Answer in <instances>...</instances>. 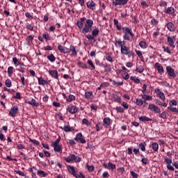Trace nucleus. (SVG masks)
<instances>
[{
  "label": "nucleus",
  "instance_id": "nucleus-48",
  "mask_svg": "<svg viewBox=\"0 0 178 178\" xmlns=\"http://www.w3.org/2000/svg\"><path fill=\"white\" fill-rule=\"evenodd\" d=\"M5 84L8 88L12 87V81H10V79H7L5 81Z\"/></svg>",
  "mask_w": 178,
  "mask_h": 178
},
{
  "label": "nucleus",
  "instance_id": "nucleus-4",
  "mask_svg": "<svg viewBox=\"0 0 178 178\" xmlns=\"http://www.w3.org/2000/svg\"><path fill=\"white\" fill-rule=\"evenodd\" d=\"M121 54L122 55H128V57L134 56V52L130 51V48L127 47L126 44L121 47Z\"/></svg>",
  "mask_w": 178,
  "mask_h": 178
},
{
  "label": "nucleus",
  "instance_id": "nucleus-53",
  "mask_svg": "<svg viewBox=\"0 0 178 178\" xmlns=\"http://www.w3.org/2000/svg\"><path fill=\"white\" fill-rule=\"evenodd\" d=\"M136 55H138L140 59H143L144 57L143 56V52H141V51L136 50Z\"/></svg>",
  "mask_w": 178,
  "mask_h": 178
},
{
  "label": "nucleus",
  "instance_id": "nucleus-15",
  "mask_svg": "<svg viewBox=\"0 0 178 178\" xmlns=\"http://www.w3.org/2000/svg\"><path fill=\"white\" fill-rule=\"evenodd\" d=\"M49 74L54 78V79H59V75L58 73V70H49Z\"/></svg>",
  "mask_w": 178,
  "mask_h": 178
},
{
  "label": "nucleus",
  "instance_id": "nucleus-33",
  "mask_svg": "<svg viewBox=\"0 0 178 178\" xmlns=\"http://www.w3.org/2000/svg\"><path fill=\"white\" fill-rule=\"evenodd\" d=\"M76 99V96L73 95H70L68 96V98H67L66 101L67 102H72V101H74Z\"/></svg>",
  "mask_w": 178,
  "mask_h": 178
},
{
  "label": "nucleus",
  "instance_id": "nucleus-36",
  "mask_svg": "<svg viewBox=\"0 0 178 178\" xmlns=\"http://www.w3.org/2000/svg\"><path fill=\"white\" fill-rule=\"evenodd\" d=\"M87 63L90 67L91 70H94L95 69V65H94V63H92V60H88Z\"/></svg>",
  "mask_w": 178,
  "mask_h": 178
},
{
  "label": "nucleus",
  "instance_id": "nucleus-8",
  "mask_svg": "<svg viewBox=\"0 0 178 178\" xmlns=\"http://www.w3.org/2000/svg\"><path fill=\"white\" fill-rule=\"evenodd\" d=\"M155 67L157 69V72L159 74H163L165 73V70H163V66L159 63H155Z\"/></svg>",
  "mask_w": 178,
  "mask_h": 178
},
{
  "label": "nucleus",
  "instance_id": "nucleus-47",
  "mask_svg": "<svg viewBox=\"0 0 178 178\" xmlns=\"http://www.w3.org/2000/svg\"><path fill=\"white\" fill-rule=\"evenodd\" d=\"M29 142L32 143V144H34V145H40V142L35 139L29 138Z\"/></svg>",
  "mask_w": 178,
  "mask_h": 178
},
{
  "label": "nucleus",
  "instance_id": "nucleus-25",
  "mask_svg": "<svg viewBox=\"0 0 178 178\" xmlns=\"http://www.w3.org/2000/svg\"><path fill=\"white\" fill-rule=\"evenodd\" d=\"M142 98L145 101V102L146 101H151L152 99V96L151 95H148L147 94H144L143 96H142Z\"/></svg>",
  "mask_w": 178,
  "mask_h": 178
},
{
  "label": "nucleus",
  "instance_id": "nucleus-34",
  "mask_svg": "<svg viewBox=\"0 0 178 178\" xmlns=\"http://www.w3.org/2000/svg\"><path fill=\"white\" fill-rule=\"evenodd\" d=\"M106 59L108 60V62H113V58H112V55L111 54H106Z\"/></svg>",
  "mask_w": 178,
  "mask_h": 178
},
{
  "label": "nucleus",
  "instance_id": "nucleus-12",
  "mask_svg": "<svg viewBox=\"0 0 178 178\" xmlns=\"http://www.w3.org/2000/svg\"><path fill=\"white\" fill-rule=\"evenodd\" d=\"M58 51H60V52H61L62 54H69V53H70V50L68 48L65 47H63V46H62V45H59V46L58 47Z\"/></svg>",
  "mask_w": 178,
  "mask_h": 178
},
{
  "label": "nucleus",
  "instance_id": "nucleus-55",
  "mask_svg": "<svg viewBox=\"0 0 178 178\" xmlns=\"http://www.w3.org/2000/svg\"><path fill=\"white\" fill-rule=\"evenodd\" d=\"M116 111L119 113H123V112H124V109H123V108H122V106H117Z\"/></svg>",
  "mask_w": 178,
  "mask_h": 178
},
{
  "label": "nucleus",
  "instance_id": "nucleus-26",
  "mask_svg": "<svg viewBox=\"0 0 178 178\" xmlns=\"http://www.w3.org/2000/svg\"><path fill=\"white\" fill-rule=\"evenodd\" d=\"M112 97L114 99L115 102H119L120 103L122 101V99L120 98V97H119L118 95L116 94H113L112 95Z\"/></svg>",
  "mask_w": 178,
  "mask_h": 178
},
{
  "label": "nucleus",
  "instance_id": "nucleus-28",
  "mask_svg": "<svg viewBox=\"0 0 178 178\" xmlns=\"http://www.w3.org/2000/svg\"><path fill=\"white\" fill-rule=\"evenodd\" d=\"M138 147L141 151L145 152V147H147V143H145V142L140 143Z\"/></svg>",
  "mask_w": 178,
  "mask_h": 178
},
{
  "label": "nucleus",
  "instance_id": "nucleus-49",
  "mask_svg": "<svg viewBox=\"0 0 178 178\" xmlns=\"http://www.w3.org/2000/svg\"><path fill=\"white\" fill-rule=\"evenodd\" d=\"M144 104V101H143V99H136V105L138 106H141Z\"/></svg>",
  "mask_w": 178,
  "mask_h": 178
},
{
  "label": "nucleus",
  "instance_id": "nucleus-64",
  "mask_svg": "<svg viewBox=\"0 0 178 178\" xmlns=\"http://www.w3.org/2000/svg\"><path fill=\"white\" fill-rule=\"evenodd\" d=\"M133 152L135 154V155L140 154V149L135 148L134 149Z\"/></svg>",
  "mask_w": 178,
  "mask_h": 178
},
{
  "label": "nucleus",
  "instance_id": "nucleus-16",
  "mask_svg": "<svg viewBox=\"0 0 178 178\" xmlns=\"http://www.w3.org/2000/svg\"><path fill=\"white\" fill-rule=\"evenodd\" d=\"M166 26L169 31H171L172 33H173V31H175L176 27L175 26V24H173V22H168Z\"/></svg>",
  "mask_w": 178,
  "mask_h": 178
},
{
  "label": "nucleus",
  "instance_id": "nucleus-23",
  "mask_svg": "<svg viewBox=\"0 0 178 178\" xmlns=\"http://www.w3.org/2000/svg\"><path fill=\"white\" fill-rule=\"evenodd\" d=\"M139 120L140 122H152V119L147 117V116H140L139 117Z\"/></svg>",
  "mask_w": 178,
  "mask_h": 178
},
{
  "label": "nucleus",
  "instance_id": "nucleus-13",
  "mask_svg": "<svg viewBox=\"0 0 178 178\" xmlns=\"http://www.w3.org/2000/svg\"><path fill=\"white\" fill-rule=\"evenodd\" d=\"M86 6L88 9H91L92 10H94L95 9V3L92 0L88 1L86 3Z\"/></svg>",
  "mask_w": 178,
  "mask_h": 178
},
{
  "label": "nucleus",
  "instance_id": "nucleus-11",
  "mask_svg": "<svg viewBox=\"0 0 178 178\" xmlns=\"http://www.w3.org/2000/svg\"><path fill=\"white\" fill-rule=\"evenodd\" d=\"M17 111H19V108H17V106H14L13 108H10L9 113L13 118H15V116H16V113H17Z\"/></svg>",
  "mask_w": 178,
  "mask_h": 178
},
{
  "label": "nucleus",
  "instance_id": "nucleus-6",
  "mask_svg": "<svg viewBox=\"0 0 178 178\" xmlns=\"http://www.w3.org/2000/svg\"><path fill=\"white\" fill-rule=\"evenodd\" d=\"M148 109H149V111H152V112H154L155 113H161V108H159L158 106L154 104H149Z\"/></svg>",
  "mask_w": 178,
  "mask_h": 178
},
{
  "label": "nucleus",
  "instance_id": "nucleus-59",
  "mask_svg": "<svg viewBox=\"0 0 178 178\" xmlns=\"http://www.w3.org/2000/svg\"><path fill=\"white\" fill-rule=\"evenodd\" d=\"M111 81H112L113 86H122L123 85V82H116L115 81H112V80H111Z\"/></svg>",
  "mask_w": 178,
  "mask_h": 178
},
{
  "label": "nucleus",
  "instance_id": "nucleus-63",
  "mask_svg": "<svg viewBox=\"0 0 178 178\" xmlns=\"http://www.w3.org/2000/svg\"><path fill=\"white\" fill-rule=\"evenodd\" d=\"M94 38L95 36L92 35H88L86 36V38H88L89 41H92V40H94Z\"/></svg>",
  "mask_w": 178,
  "mask_h": 178
},
{
  "label": "nucleus",
  "instance_id": "nucleus-35",
  "mask_svg": "<svg viewBox=\"0 0 178 178\" xmlns=\"http://www.w3.org/2000/svg\"><path fill=\"white\" fill-rule=\"evenodd\" d=\"M98 34H99V29H98V28L92 31V35H93V37H97Z\"/></svg>",
  "mask_w": 178,
  "mask_h": 178
},
{
  "label": "nucleus",
  "instance_id": "nucleus-2",
  "mask_svg": "<svg viewBox=\"0 0 178 178\" xmlns=\"http://www.w3.org/2000/svg\"><path fill=\"white\" fill-rule=\"evenodd\" d=\"M64 159L67 162V163H72L73 162H76L77 163L81 161V158L72 154H69V156L65 157Z\"/></svg>",
  "mask_w": 178,
  "mask_h": 178
},
{
  "label": "nucleus",
  "instance_id": "nucleus-32",
  "mask_svg": "<svg viewBox=\"0 0 178 178\" xmlns=\"http://www.w3.org/2000/svg\"><path fill=\"white\" fill-rule=\"evenodd\" d=\"M107 169H108V170H113V169H116V165L109 162L108 163V168Z\"/></svg>",
  "mask_w": 178,
  "mask_h": 178
},
{
  "label": "nucleus",
  "instance_id": "nucleus-39",
  "mask_svg": "<svg viewBox=\"0 0 178 178\" xmlns=\"http://www.w3.org/2000/svg\"><path fill=\"white\" fill-rule=\"evenodd\" d=\"M38 83L40 84V86H45V84H47V81L42 79V78H38Z\"/></svg>",
  "mask_w": 178,
  "mask_h": 178
},
{
  "label": "nucleus",
  "instance_id": "nucleus-9",
  "mask_svg": "<svg viewBox=\"0 0 178 178\" xmlns=\"http://www.w3.org/2000/svg\"><path fill=\"white\" fill-rule=\"evenodd\" d=\"M167 41L168 42V45H170L172 48H175V47H176L175 45V36H172V37L168 36L167 38Z\"/></svg>",
  "mask_w": 178,
  "mask_h": 178
},
{
  "label": "nucleus",
  "instance_id": "nucleus-40",
  "mask_svg": "<svg viewBox=\"0 0 178 178\" xmlns=\"http://www.w3.org/2000/svg\"><path fill=\"white\" fill-rule=\"evenodd\" d=\"M130 79L132 80V81H134L136 84H140V79L136 77V76H131Z\"/></svg>",
  "mask_w": 178,
  "mask_h": 178
},
{
  "label": "nucleus",
  "instance_id": "nucleus-61",
  "mask_svg": "<svg viewBox=\"0 0 178 178\" xmlns=\"http://www.w3.org/2000/svg\"><path fill=\"white\" fill-rule=\"evenodd\" d=\"M79 65L82 67V69H88L87 64L86 63H79Z\"/></svg>",
  "mask_w": 178,
  "mask_h": 178
},
{
  "label": "nucleus",
  "instance_id": "nucleus-57",
  "mask_svg": "<svg viewBox=\"0 0 178 178\" xmlns=\"http://www.w3.org/2000/svg\"><path fill=\"white\" fill-rule=\"evenodd\" d=\"M38 175H40V176H43V177H47V174H45V172L40 170L38 171Z\"/></svg>",
  "mask_w": 178,
  "mask_h": 178
},
{
  "label": "nucleus",
  "instance_id": "nucleus-45",
  "mask_svg": "<svg viewBox=\"0 0 178 178\" xmlns=\"http://www.w3.org/2000/svg\"><path fill=\"white\" fill-rule=\"evenodd\" d=\"M164 162H165V163H167V165H172V159L165 156Z\"/></svg>",
  "mask_w": 178,
  "mask_h": 178
},
{
  "label": "nucleus",
  "instance_id": "nucleus-27",
  "mask_svg": "<svg viewBox=\"0 0 178 178\" xmlns=\"http://www.w3.org/2000/svg\"><path fill=\"white\" fill-rule=\"evenodd\" d=\"M104 126H109L111 124V118H105L103 120Z\"/></svg>",
  "mask_w": 178,
  "mask_h": 178
},
{
  "label": "nucleus",
  "instance_id": "nucleus-21",
  "mask_svg": "<svg viewBox=\"0 0 178 178\" xmlns=\"http://www.w3.org/2000/svg\"><path fill=\"white\" fill-rule=\"evenodd\" d=\"M60 129H61V130H64L65 133H69L72 131V130H74L72 127H70V126L60 127Z\"/></svg>",
  "mask_w": 178,
  "mask_h": 178
},
{
  "label": "nucleus",
  "instance_id": "nucleus-50",
  "mask_svg": "<svg viewBox=\"0 0 178 178\" xmlns=\"http://www.w3.org/2000/svg\"><path fill=\"white\" fill-rule=\"evenodd\" d=\"M7 73L8 76H12L13 74V67H8Z\"/></svg>",
  "mask_w": 178,
  "mask_h": 178
},
{
  "label": "nucleus",
  "instance_id": "nucleus-17",
  "mask_svg": "<svg viewBox=\"0 0 178 178\" xmlns=\"http://www.w3.org/2000/svg\"><path fill=\"white\" fill-rule=\"evenodd\" d=\"M156 92H157V94H158L160 99H161V101H165V99H166V97H165V93H163V92L161 91L160 89H156Z\"/></svg>",
  "mask_w": 178,
  "mask_h": 178
},
{
  "label": "nucleus",
  "instance_id": "nucleus-46",
  "mask_svg": "<svg viewBox=\"0 0 178 178\" xmlns=\"http://www.w3.org/2000/svg\"><path fill=\"white\" fill-rule=\"evenodd\" d=\"M136 71L138 72V73H143V72H144V67L140 65L136 67Z\"/></svg>",
  "mask_w": 178,
  "mask_h": 178
},
{
  "label": "nucleus",
  "instance_id": "nucleus-51",
  "mask_svg": "<svg viewBox=\"0 0 178 178\" xmlns=\"http://www.w3.org/2000/svg\"><path fill=\"white\" fill-rule=\"evenodd\" d=\"M86 168L88 169V172H94L95 167L94 165H89L88 164H87Z\"/></svg>",
  "mask_w": 178,
  "mask_h": 178
},
{
  "label": "nucleus",
  "instance_id": "nucleus-52",
  "mask_svg": "<svg viewBox=\"0 0 178 178\" xmlns=\"http://www.w3.org/2000/svg\"><path fill=\"white\" fill-rule=\"evenodd\" d=\"M26 27V29H28V30H31V31H34V27L31 24L27 23Z\"/></svg>",
  "mask_w": 178,
  "mask_h": 178
},
{
  "label": "nucleus",
  "instance_id": "nucleus-56",
  "mask_svg": "<svg viewBox=\"0 0 178 178\" xmlns=\"http://www.w3.org/2000/svg\"><path fill=\"white\" fill-rule=\"evenodd\" d=\"M14 99H20L22 96L20 95V92H16L15 95L13 97Z\"/></svg>",
  "mask_w": 178,
  "mask_h": 178
},
{
  "label": "nucleus",
  "instance_id": "nucleus-19",
  "mask_svg": "<svg viewBox=\"0 0 178 178\" xmlns=\"http://www.w3.org/2000/svg\"><path fill=\"white\" fill-rule=\"evenodd\" d=\"M67 169L68 172L70 173V175H72V176L76 175V169L72 165H67Z\"/></svg>",
  "mask_w": 178,
  "mask_h": 178
},
{
  "label": "nucleus",
  "instance_id": "nucleus-60",
  "mask_svg": "<svg viewBox=\"0 0 178 178\" xmlns=\"http://www.w3.org/2000/svg\"><path fill=\"white\" fill-rule=\"evenodd\" d=\"M82 123L83 124H86V126H90V122L86 118L82 120Z\"/></svg>",
  "mask_w": 178,
  "mask_h": 178
},
{
  "label": "nucleus",
  "instance_id": "nucleus-62",
  "mask_svg": "<svg viewBox=\"0 0 178 178\" xmlns=\"http://www.w3.org/2000/svg\"><path fill=\"white\" fill-rule=\"evenodd\" d=\"M102 177H104V178H109V173L108 172H103Z\"/></svg>",
  "mask_w": 178,
  "mask_h": 178
},
{
  "label": "nucleus",
  "instance_id": "nucleus-37",
  "mask_svg": "<svg viewBox=\"0 0 178 178\" xmlns=\"http://www.w3.org/2000/svg\"><path fill=\"white\" fill-rule=\"evenodd\" d=\"M139 45H140V48H143V49H145V48H147L148 47V45H147V42H145V41H140L139 42Z\"/></svg>",
  "mask_w": 178,
  "mask_h": 178
},
{
  "label": "nucleus",
  "instance_id": "nucleus-38",
  "mask_svg": "<svg viewBox=\"0 0 178 178\" xmlns=\"http://www.w3.org/2000/svg\"><path fill=\"white\" fill-rule=\"evenodd\" d=\"M47 59L49 60H50V62L54 63V62H55L56 58H55V56H54V54H51L47 56Z\"/></svg>",
  "mask_w": 178,
  "mask_h": 178
},
{
  "label": "nucleus",
  "instance_id": "nucleus-22",
  "mask_svg": "<svg viewBox=\"0 0 178 178\" xmlns=\"http://www.w3.org/2000/svg\"><path fill=\"white\" fill-rule=\"evenodd\" d=\"M27 104L31 105L32 106H38L40 105V103H38V102L35 101L34 99H32L31 101H28Z\"/></svg>",
  "mask_w": 178,
  "mask_h": 178
},
{
  "label": "nucleus",
  "instance_id": "nucleus-29",
  "mask_svg": "<svg viewBox=\"0 0 178 178\" xmlns=\"http://www.w3.org/2000/svg\"><path fill=\"white\" fill-rule=\"evenodd\" d=\"M152 149L153 151H155V152H158V149H159V145L156 143H153L152 145Z\"/></svg>",
  "mask_w": 178,
  "mask_h": 178
},
{
  "label": "nucleus",
  "instance_id": "nucleus-7",
  "mask_svg": "<svg viewBox=\"0 0 178 178\" xmlns=\"http://www.w3.org/2000/svg\"><path fill=\"white\" fill-rule=\"evenodd\" d=\"M74 140L79 141L81 144H86V139H84L81 133L76 134V137L74 138Z\"/></svg>",
  "mask_w": 178,
  "mask_h": 178
},
{
  "label": "nucleus",
  "instance_id": "nucleus-44",
  "mask_svg": "<svg viewBox=\"0 0 178 178\" xmlns=\"http://www.w3.org/2000/svg\"><path fill=\"white\" fill-rule=\"evenodd\" d=\"M13 62L16 67L20 65V62H19L16 57L13 58Z\"/></svg>",
  "mask_w": 178,
  "mask_h": 178
},
{
  "label": "nucleus",
  "instance_id": "nucleus-10",
  "mask_svg": "<svg viewBox=\"0 0 178 178\" xmlns=\"http://www.w3.org/2000/svg\"><path fill=\"white\" fill-rule=\"evenodd\" d=\"M67 111L69 112V113H71V115H74V113H76L78 108L76 107V106H69Z\"/></svg>",
  "mask_w": 178,
  "mask_h": 178
},
{
  "label": "nucleus",
  "instance_id": "nucleus-24",
  "mask_svg": "<svg viewBox=\"0 0 178 178\" xmlns=\"http://www.w3.org/2000/svg\"><path fill=\"white\" fill-rule=\"evenodd\" d=\"M94 97L92 92H85V98L86 99H91Z\"/></svg>",
  "mask_w": 178,
  "mask_h": 178
},
{
  "label": "nucleus",
  "instance_id": "nucleus-18",
  "mask_svg": "<svg viewBox=\"0 0 178 178\" xmlns=\"http://www.w3.org/2000/svg\"><path fill=\"white\" fill-rule=\"evenodd\" d=\"M114 44L115 46L119 45V47H120V48H122L123 47H124L126 45V43L124 42V41H122L120 40H115L114 42Z\"/></svg>",
  "mask_w": 178,
  "mask_h": 178
},
{
  "label": "nucleus",
  "instance_id": "nucleus-43",
  "mask_svg": "<svg viewBox=\"0 0 178 178\" xmlns=\"http://www.w3.org/2000/svg\"><path fill=\"white\" fill-rule=\"evenodd\" d=\"M159 118H161V119H168V113L163 111L162 113L159 115Z\"/></svg>",
  "mask_w": 178,
  "mask_h": 178
},
{
  "label": "nucleus",
  "instance_id": "nucleus-42",
  "mask_svg": "<svg viewBox=\"0 0 178 178\" xmlns=\"http://www.w3.org/2000/svg\"><path fill=\"white\" fill-rule=\"evenodd\" d=\"M168 111H170V112H175V113H178V109L176 107H172V106H170L168 107Z\"/></svg>",
  "mask_w": 178,
  "mask_h": 178
},
{
  "label": "nucleus",
  "instance_id": "nucleus-41",
  "mask_svg": "<svg viewBox=\"0 0 178 178\" xmlns=\"http://www.w3.org/2000/svg\"><path fill=\"white\" fill-rule=\"evenodd\" d=\"M114 24L118 30H122V27L119 26V20L114 19Z\"/></svg>",
  "mask_w": 178,
  "mask_h": 178
},
{
  "label": "nucleus",
  "instance_id": "nucleus-3",
  "mask_svg": "<svg viewBox=\"0 0 178 178\" xmlns=\"http://www.w3.org/2000/svg\"><path fill=\"white\" fill-rule=\"evenodd\" d=\"M122 30H123L124 33L123 38L126 41H130V35L131 37H134V33L131 31V28L125 27L122 28Z\"/></svg>",
  "mask_w": 178,
  "mask_h": 178
},
{
  "label": "nucleus",
  "instance_id": "nucleus-30",
  "mask_svg": "<svg viewBox=\"0 0 178 178\" xmlns=\"http://www.w3.org/2000/svg\"><path fill=\"white\" fill-rule=\"evenodd\" d=\"M165 13H168V15H173V13H175V8L173 7H168Z\"/></svg>",
  "mask_w": 178,
  "mask_h": 178
},
{
  "label": "nucleus",
  "instance_id": "nucleus-1",
  "mask_svg": "<svg viewBox=\"0 0 178 178\" xmlns=\"http://www.w3.org/2000/svg\"><path fill=\"white\" fill-rule=\"evenodd\" d=\"M94 24V21L91 19H87L86 17H81L79 21L76 22V26L79 27V30H82L81 33L83 34H87L92 30V25Z\"/></svg>",
  "mask_w": 178,
  "mask_h": 178
},
{
  "label": "nucleus",
  "instance_id": "nucleus-54",
  "mask_svg": "<svg viewBox=\"0 0 178 178\" xmlns=\"http://www.w3.org/2000/svg\"><path fill=\"white\" fill-rule=\"evenodd\" d=\"M163 51H164L165 52H166L167 54H169L170 55L172 54V52L170 51V49H169L168 47H166L163 46Z\"/></svg>",
  "mask_w": 178,
  "mask_h": 178
},
{
  "label": "nucleus",
  "instance_id": "nucleus-31",
  "mask_svg": "<svg viewBox=\"0 0 178 178\" xmlns=\"http://www.w3.org/2000/svg\"><path fill=\"white\" fill-rule=\"evenodd\" d=\"M55 152H60L62 151V147L59 145H53Z\"/></svg>",
  "mask_w": 178,
  "mask_h": 178
},
{
  "label": "nucleus",
  "instance_id": "nucleus-5",
  "mask_svg": "<svg viewBox=\"0 0 178 178\" xmlns=\"http://www.w3.org/2000/svg\"><path fill=\"white\" fill-rule=\"evenodd\" d=\"M166 72L168 76L172 77V79H176L177 77V74L175 72V69L172 67V66H167L166 67Z\"/></svg>",
  "mask_w": 178,
  "mask_h": 178
},
{
  "label": "nucleus",
  "instance_id": "nucleus-58",
  "mask_svg": "<svg viewBox=\"0 0 178 178\" xmlns=\"http://www.w3.org/2000/svg\"><path fill=\"white\" fill-rule=\"evenodd\" d=\"M170 106L177 105V101H176L175 99L170 100Z\"/></svg>",
  "mask_w": 178,
  "mask_h": 178
},
{
  "label": "nucleus",
  "instance_id": "nucleus-20",
  "mask_svg": "<svg viewBox=\"0 0 178 178\" xmlns=\"http://www.w3.org/2000/svg\"><path fill=\"white\" fill-rule=\"evenodd\" d=\"M70 52H72L71 55L72 56H77V51H76V47L73 45L70 46Z\"/></svg>",
  "mask_w": 178,
  "mask_h": 178
},
{
  "label": "nucleus",
  "instance_id": "nucleus-14",
  "mask_svg": "<svg viewBox=\"0 0 178 178\" xmlns=\"http://www.w3.org/2000/svg\"><path fill=\"white\" fill-rule=\"evenodd\" d=\"M129 2V0H115L113 3L115 6H118V5H126Z\"/></svg>",
  "mask_w": 178,
  "mask_h": 178
}]
</instances>
